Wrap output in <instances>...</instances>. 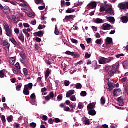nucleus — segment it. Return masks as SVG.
Here are the masks:
<instances>
[{"label": "nucleus", "mask_w": 128, "mask_h": 128, "mask_svg": "<svg viewBox=\"0 0 128 128\" xmlns=\"http://www.w3.org/2000/svg\"><path fill=\"white\" fill-rule=\"evenodd\" d=\"M96 108V103H91L88 106V114L90 116H96V112L94 109Z\"/></svg>", "instance_id": "f257e3e1"}, {"label": "nucleus", "mask_w": 128, "mask_h": 128, "mask_svg": "<svg viewBox=\"0 0 128 128\" xmlns=\"http://www.w3.org/2000/svg\"><path fill=\"white\" fill-rule=\"evenodd\" d=\"M112 60H114V58L112 57H110L108 58L100 57L98 58L100 64H106L110 62Z\"/></svg>", "instance_id": "f03ea898"}, {"label": "nucleus", "mask_w": 128, "mask_h": 128, "mask_svg": "<svg viewBox=\"0 0 128 128\" xmlns=\"http://www.w3.org/2000/svg\"><path fill=\"white\" fill-rule=\"evenodd\" d=\"M32 84L30 83L28 85H26L25 86V88L24 90V94L26 96H29L30 95V91L28 90H32Z\"/></svg>", "instance_id": "7ed1b4c3"}, {"label": "nucleus", "mask_w": 128, "mask_h": 128, "mask_svg": "<svg viewBox=\"0 0 128 128\" xmlns=\"http://www.w3.org/2000/svg\"><path fill=\"white\" fill-rule=\"evenodd\" d=\"M30 98L31 100L30 102V104H31L32 106H38L36 104V94L34 93L31 95Z\"/></svg>", "instance_id": "20e7f679"}, {"label": "nucleus", "mask_w": 128, "mask_h": 128, "mask_svg": "<svg viewBox=\"0 0 128 128\" xmlns=\"http://www.w3.org/2000/svg\"><path fill=\"white\" fill-rule=\"evenodd\" d=\"M118 68H120V62H118L116 63V66H112V70L113 72L120 74V70H118Z\"/></svg>", "instance_id": "39448f33"}, {"label": "nucleus", "mask_w": 128, "mask_h": 128, "mask_svg": "<svg viewBox=\"0 0 128 128\" xmlns=\"http://www.w3.org/2000/svg\"><path fill=\"white\" fill-rule=\"evenodd\" d=\"M66 64L62 63L61 64V68L60 69V72L61 74H66Z\"/></svg>", "instance_id": "423d86ee"}, {"label": "nucleus", "mask_w": 128, "mask_h": 128, "mask_svg": "<svg viewBox=\"0 0 128 128\" xmlns=\"http://www.w3.org/2000/svg\"><path fill=\"white\" fill-rule=\"evenodd\" d=\"M101 28L103 30H110L112 29V26L108 24H104L102 26Z\"/></svg>", "instance_id": "0eeeda50"}, {"label": "nucleus", "mask_w": 128, "mask_h": 128, "mask_svg": "<svg viewBox=\"0 0 128 128\" xmlns=\"http://www.w3.org/2000/svg\"><path fill=\"white\" fill-rule=\"evenodd\" d=\"M74 18H76V16L74 15H70L69 16H66L65 18L63 20V22H68V20H74Z\"/></svg>", "instance_id": "6e6552de"}, {"label": "nucleus", "mask_w": 128, "mask_h": 128, "mask_svg": "<svg viewBox=\"0 0 128 128\" xmlns=\"http://www.w3.org/2000/svg\"><path fill=\"white\" fill-rule=\"evenodd\" d=\"M66 54H68V56H72L74 58H78L80 56L78 54H74V52H70V51H67L66 52Z\"/></svg>", "instance_id": "1a4fd4ad"}, {"label": "nucleus", "mask_w": 128, "mask_h": 128, "mask_svg": "<svg viewBox=\"0 0 128 128\" xmlns=\"http://www.w3.org/2000/svg\"><path fill=\"white\" fill-rule=\"evenodd\" d=\"M106 14L108 16H114V11L112 8H108L106 10Z\"/></svg>", "instance_id": "9d476101"}, {"label": "nucleus", "mask_w": 128, "mask_h": 128, "mask_svg": "<svg viewBox=\"0 0 128 128\" xmlns=\"http://www.w3.org/2000/svg\"><path fill=\"white\" fill-rule=\"evenodd\" d=\"M2 10L6 14H10V9L8 6H4Z\"/></svg>", "instance_id": "9b49d317"}, {"label": "nucleus", "mask_w": 128, "mask_h": 128, "mask_svg": "<svg viewBox=\"0 0 128 128\" xmlns=\"http://www.w3.org/2000/svg\"><path fill=\"white\" fill-rule=\"evenodd\" d=\"M82 122H83L84 124H86V126H90V120L86 118H82Z\"/></svg>", "instance_id": "f8f14e48"}, {"label": "nucleus", "mask_w": 128, "mask_h": 128, "mask_svg": "<svg viewBox=\"0 0 128 128\" xmlns=\"http://www.w3.org/2000/svg\"><path fill=\"white\" fill-rule=\"evenodd\" d=\"M87 8H96V2L90 3L88 4Z\"/></svg>", "instance_id": "ddd939ff"}, {"label": "nucleus", "mask_w": 128, "mask_h": 128, "mask_svg": "<svg viewBox=\"0 0 128 128\" xmlns=\"http://www.w3.org/2000/svg\"><path fill=\"white\" fill-rule=\"evenodd\" d=\"M120 92H122V90L120 89L114 90L113 92L114 96H120Z\"/></svg>", "instance_id": "4468645a"}, {"label": "nucleus", "mask_w": 128, "mask_h": 128, "mask_svg": "<svg viewBox=\"0 0 128 128\" xmlns=\"http://www.w3.org/2000/svg\"><path fill=\"white\" fill-rule=\"evenodd\" d=\"M52 74V70L50 68H48L46 70V74H45V78L48 79V76H50V74Z\"/></svg>", "instance_id": "2eb2a0df"}, {"label": "nucleus", "mask_w": 128, "mask_h": 128, "mask_svg": "<svg viewBox=\"0 0 128 128\" xmlns=\"http://www.w3.org/2000/svg\"><path fill=\"white\" fill-rule=\"evenodd\" d=\"M72 94H74V90H70L66 94V98H70L72 96Z\"/></svg>", "instance_id": "dca6fc26"}, {"label": "nucleus", "mask_w": 128, "mask_h": 128, "mask_svg": "<svg viewBox=\"0 0 128 128\" xmlns=\"http://www.w3.org/2000/svg\"><path fill=\"white\" fill-rule=\"evenodd\" d=\"M106 20H108V22H111V24H114V22H116V20H114V17H106Z\"/></svg>", "instance_id": "f3484780"}, {"label": "nucleus", "mask_w": 128, "mask_h": 128, "mask_svg": "<svg viewBox=\"0 0 128 128\" xmlns=\"http://www.w3.org/2000/svg\"><path fill=\"white\" fill-rule=\"evenodd\" d=\"M18 38L21 42H24V34H22V33H20L19 35H18Z\"/></svg>", "instance_id": "a211bd4d"}, {"label": "nucleus", "mask_w": 128, "mask_h": 128, "mask_svg": "<svg viewBox=\"0 0 128 128\" xmlns=\"http://www.w3.org/2000/svg\"><path fill=\"white\" fill-rule=\"evenodd\" d=\"M121 20L123 24H128V18L126 16H124L122 18H121Z\"/></svg>", "instance_id": "6ab92c4d"}, {"label": "nucleus", "mask_w": 128, "mask_h": 128, "mask_svg": "<svg viewBox=\"0 0 128 128\" xmlns=\"http://www.w3.org/2000/svg\"><path fill=\"white\" fill-rule=\"evenodd\" d=\"M106 44H112V38H107L106 40Z\"/></svg>", "instance_id": "aec40b11"}, {"label": "nucleus", "mask_w": 128, "mask_h": 128, "mask_svg": "<svg viewBox=\"0 0 128 128\" xmlns=\"http://www.w3.org/2000/svg\"><path fill=\"white\" fill-rule=\"evenodd\" d=\"M14 74H20V69L18 68H14L12 70Z\"/></svg>", "instance_id": "412c9836"}, {"label": "nucleus", "mask_w": 128, "mask_h": 128, "mask_svg": "<svg viewBox=\"0 0 128 128\" xmlns=\"http://www.w3.org/2000/svg\"><path fill=\"white\" fill-rule=\"evenodd\" d=\"M15 62H16V58L12 57L10 58V64H12V66H14Z\"/></svg>", "instance_id": "4be33fe9"}, {"label": "nucleus", "mask_w": 128, "mask_h": 128, "mask_svg": "<svg viewBox=\"0 0 128 128\" xmlns=\"http://www.w3.org/2000/svg\"><path fill=\"white\" fill-rule=\"evenodd\" d=\"M3 46H6V48L8 50V48H10V43H8V40H6L3 42Z\"/></svg>", "instance_id": "5701e85b"}, {"label": "nucleus", "mask_w": 128, "mask_h": 128, "mask_svg": "<svg viewBox=\"0 0 128 128\" xmlns=\"http://www.w3.org/2000/svg\"><path fill=\"white\" fill-rule=\"evenodd\" d=\"M6 32V34L8 36H12V30H10V28L6 29L5 30Z\"/></svg>", "instance_id": "b1692460"}, {"label": "nucleus", "mask_w": 128, "mask_h": 128, "mask_svg": "<svg viewBox=\"0 0 128 128\" xmlns=\"http://www.w3.org/2000/svg\"><path fill=\"white\" fill-rule=\"evenodd\" d=\"M95 22L96 24H104V21L100 18H97L95 20Z\"/></svg>", "instance_id": "393cba45"}, {"label": "nucleus", "mask_w": 128, "mask_h": 128, "mask_svg": "<svg viewBox=\"0 0 128 128\" xmlns=\"http://www.w3.org/2000/svg\"><path fill=\"white\" fill-rule=\"evenodd\" d=\"M35 36H42V31H40L38 32H36L34 34Z\"/></svg>", "instance_id": "a878e982"}, {"label": "nucleus", "mask_w": 128, "mask_h": 128, "mask_svg": "<svg viewBox=\"0 0 128 128\" xmlns=\"http://www.w3.org/2000/svg\"><path fill=\"white\" fill-rule=\"evenodd\" d=\"M108 86L109 87V90L112 92L114 90V85L112 83H108Z\"/></svg>", "instance_id": "bb28decb"}, {"label": "nucleus", "mask_w": 128, "mask_h": 128, "mask_svg": "<svg viewBox=\"0 0 128 128\" xmlns=\"http://www.w3.org/2000/svg\"><path fill=\"white\" fill-rule=\"evenodd\" d=\"M100 104L102 106H104V104H106V98H104V97H102L101 98Z\"/></svg>", "instance_id": "cd10ccee"}, {"label": "nucleus", "mask_w": 128, "mask_h": 128, "mask_svg": "<svg viewBox=\"0 0 128 128\" xmlns=\"http://www.w3.org/2000/svg\"><path fill=\"white\" fill-rule=\"evenodd\" d=\"M76 88L77 90H82V84L80 83H78L76 85Z\"/></svg>", "instance_id": "c85d7f7f"}, {"label": "nucleus", "mask_w": 128, "mask_h": 128, "mask_svg": "<svg viewBox=\"0 0 128 128\" xmlns=\"http://www.w3.org/2000/svg\"><path fill=\"white\" fill-rule=\"evenodd\" d=\"M28 9V6L26 4H25L24 5V6H23L21 10H24V12H26V10Z\"/></svg>", "instance_id": "c756f323"}, {"label": "nucleus", "mask_w": 128, "mask_h": 128, "mask_svg": "<svg viewBox=\"0 0 128 128\" xmlns=\"http://www.w3.org/2000/svg\"><path fill=\"white\" fill-rule=\"evenodd\" d=\"M76 12V10L74 9H69L66 11V14H72V12Z\"/></svg>", "instance_id": "7c9ffc66"}, {"label": "nucleus", "mask_w": 128, "mask_h": 128, "mask_svg": "<svg viewBox=\"0 0 128 128\" xmlns=\"http://www.w3.org/2000/svg\"><path fill=\"white\" fill-rule=\"evenodd\" d=\"M123 66L126 70L128 68V61H126L124 62Z\"/></svg>", "instance_id": "2f4dec72"}, {"label": "nucleus", "mask_w": 128, "mask_h": 128, "mask_svg": "<svg viewBox=\"0 0 128 128\" xmlns=\"http://www.w3.org/2000/svg\"><path fill=\"white\" fill-rule=\"evenodd\" d=\"M54 34H56V36H58V34H60V32H58V25H56L55 26Z\"/></svg>", "instance_id": "473e14b6"}, {"label": "nucleus", "mask_w": 128, "mask_h": 128, "mask_svg": "<svg viewBox=\"0 0 128 128\" xmlns=\"http://www.w3.org/2000/svg\"><path fill=\"white\" fill-rule=\"evenodd\" d=\"M50 96L51 98H56V94H55L54 96V92H51L50 94Z\"/></svg>", "instance_id": "72a5a7b5"}, {"label": "nucleus", "mask_w": 128, "mask_h": 128, "mask_svg": "<svg viewBox=\"0 0 128 128\" xmlns=\"http://www.w3.org/2000/svg\"><path fill=\"white\" fill-rule=\"evenodd\" d=\"M10 42H12L14 44V46H16L18 44V42H16V41L14 38H12L10 39Z\"/></svg>", "instance_id": "f704fd0d"}, {"label": "nucleus", "mask_w": 128, "mask_h": 128, "mask_svg": "<svg viewBox=\"0 0 128 128\" xmlns=\"http://www.w3.org/2000/svg\"><path fill=\"white\" fill-rule=\"evenodd\" d=\"M23 32L24 34L26 36V38H30V34H28V32H26V30H23Z\"/></svg>", "instance_id": "c9c22d12"}, {"label": "nucleus", "mask_w": 128, "mask_h": 128, "mask_svg": "<svg viewBox=\"0 0 128 128\" xmlns=\"http://www.w3.org/2000/svg\"><path fill=\"white\" fill-rule=\"evenodd\" d=\"M35 2L36 4H44V0H35Z\"/></svg>", "instance_id": "e433bc0d"}, {"label": "nucleus", "mask_w": 128, "mask_h": 128, "mask_svg": "<svg viewBox=\"0 0 128 128\" xmlns=\"http://www.w3.org/2000/svg\"><path fill=\"white\" fill-rule=\"evenodd\" d=\"M42 4V6H40L38 7V9L40 10H44V8H46V4Z\"/></svg>", "instance_id": "4c0bfd02"}, {"label": "nucleus", "mask_w": 128, "mask_h": 128, "mask_svg": "<svg viewBox=\"0 0 128 128\" xmlns=\"http://www.w3.org/2000/svg\"><path fill=\"white\" fill-rule=\"evenodd\" d=\"M4 28L5 30H8V29H10V26H9L8 24H6V23H4Z\"/></svg>", "instance_id": "58836bf2"}, {"label": "nucleus", "mask_w": 128, "mask_h": 128, "mask_svg": "<svg viewBox=\"0 0 128 128\" xmlns=\"http://www.w3.org/2000/svg\"><path fill=\"white\" fill-rule=\"evenodd\" d=\"M102 38L98 39V40H96V44H102Z\"/></svg>", "instance_id": "ea45409f"}, {"label": "nucleus", "mask_w": 128, "mask_h": 128, "mask_svg": "<svg viewBox=\"0 0 128 128\" xmlns=\"http://www.w3.org/2000/svg\"><path fill=\"white\" fill-rule=\"evenodd\" d=\"M118 102H124V97L121 96L118 98Z\"/></svg>", "instance_id": "a19ab883"}, {"label": "nucleus", "mask_w": 128, "mask_h": 128, "mask_svg": "<svg viewBox=\"0 0 128 128\" xmlns=\"http://www.w3.org/2000/svg\"><path fill=\"white\" fill-rule=\"evenodd\" d=\"M70 99L72 102H76V96H71Z\"/></svg>", "instance_id": "79ce46f5"}, {"label": "nucleus", "mask_w": 128, "mask_h": 128, "mask_svg": "<svg viewBox=\"0 0 128 128\" xmlns=\"http://www.w3.org/2000/svg\"><path fill=\"white\" fill-rule=\"evenodd\" d=\"M70 81H68L66 80L65 82H64L65 86H70Z\"/></svg>", "instance_id": "37998d69"}, {"label": "nucleus", "mask_w": 128, "mask_h": 128, "mask_svg": "<svg viewBox=\"0 0 128 128\" xmlns=\"http://www.w3.org/2000/svg\"><path fill=\"white\" fill-rule=\"evenodd\" d=\"M92 56V54H88V53H86L85 54V58H90Z\"/></svg>", "instance_id": "c03bdc74"}, {"label": "nucleus", "mask_w": 128, "mask_h": 128, "mask_svg": "<svg viewBox=\"0 0 128 128\" xmlns=\"http://www.w3.org/2000/svg\"><path fill=\"white\" fill-rule=\"evenodd\" d=\"M86 92L85 91H82L81 93H80V96H86Z\"/></svg>", "instance_id": "a18cd8bd"}, {"label": "nucleus", "mask_w": 128, "mask_h": 128, "mask_svg": "<svg viewBox=\"0 0 128 128\" xmlns=\"http://www.w3.org/2000/svg\"><path fill=\"white\" fill-rule=\"evenodd\" d=\"M23 72L24 76H28V70L26 68H24L23 70Z\"/></svg>", "instance_id": "49530a36"}, {"label": "nucleus", "mask_w": 128, "mask_h": 128, "mask_svg": "<svg viewBox=\"0 0 128 128\" xmlns=\"http://www.w3.org/2000/svg\"><path fill=\"white\" fill-rule=\"evenodd\" d=\"M16 16H8V18L9 20H14V19L15 18Z\"/></svg>", "instance_id": "de8ad7c7"}, {"label": "nucleus", "mask_w": 128, "mask_h": 128, "mask_svg": "<svg viewBox=\"0 0 128 128\" xmlns=\"http://www.w3.org/2000/svg\"><path fill=\"white\" fill-rule=\"evenodd\" d=\"M66 6V2H64V0H62L61 1V6L62 8H64Z\"/></svg>", "instance_id": "09e8293b"}, {"label": "nucleus", "mask_w": 128, "mask_h": 128, "mask_svg": "<svg viewBox=\"0 0 128 128\" xmlns=\"http://www.w3.org/2000/svg\"><path fill=\"white\" fill-rule=\"evenodd\" d=\"M58 102H60L61 100H62V96L58 95Z\"/></svg>", "instance_id": "8fccbe9b"}, {"label": "nucleus", "mask_w": 128, "mask_h": 128, "mask_svg": "<svg viewBox=\"0 0 128 128\" xmlns=\"http://www.w3.org/2000/svg\"><path fill=\"white\" fill-rule=\"evenodd\" d=\"M8 122H12V116H10L7 118Z\"/></svg>", "instance_id": "3c124183"}, {"label": "nucleus", "mask_w": 128, "mask_h": 128, "mask_svg": "<svg viewBox=\"0 0 128 128\" xmlns=\"http://www.w3.org/2000/svg\"><path fill=\"white\" fill-rule=\"evenodd\" d=\"M0 78H4V72H2V71L0 72Z\"/></svg>", "instance_id": "603ef678"}, {"label": "nucleus", "mask_w": 128, "mask_h": 128, "mask_svg": "<svg viewBox=\"0 0 128 128\" xmlns=\"http://www.w3.org/2000/svg\"><path fill=\"white\" fill-rule=\"evenodd\" d=\"M68 128V124L67 122H64L63 124V128Z\"/></svg>", "instance_id": "864d4df0"}, {"label": "nucleus", "mask_w": 128, "mask_h": 128, "mask_svg": "<svg viewBox=\"0 0 128 128\" xmlns=\"http://www.w3.org/2000/svg\"><path fill=\"white\" fill-rule=\"evenodd\" d=\"M100 12H106V8H104V6H101L100 8Z\"/></svg>", "instance_id": "5fc2aeb1"}, {"label": "nucleus", "mask_w": 128, "mask_h": 128, "mask_svg": "<svg viewBox=\"0 0 128 128\" xmlns=\"http://www.w3.org/2000/svg\"><path fill=\"white\" fill-rule=\"evenodd\" d=\"M118 105L120 106H124V102H119Z\"/></svg>", "instance_id": "6e6d98bb"}, {"label": "nucleus", "mask_w": 128, "mask_h": 128, "mask_svg": "<svg viewBox=\"0 0 128 128\" xmlns=\"http://www.w3.org/2000/svg\"><path fill=\"white\" fill-rule=\"evenodd\" d=\"M70 108H69V107H66L64 108V111L66 112H70Z\"/></svg>", "instance_id": "4d7b16f0"}, {"label": "nucleus", "mask_w": 128, "mask_h": 128, "mask_svg": "<svg viewBox=\"0 0 128 128\" xmlns=\"http://www.w3.org/2000/svg\"><path fill=\"white\" fill-rule=\"evenodd\" d=\"M16 68H20V63L18 62L15 64Z\"/></svg>", "instance_id": "13d9d810"}, {"label": "nucleus", "mask_w": 128, "mask_h": 128, "mask_svg": "<svg viewBox=\"0 0 128 128\" xmlns=\"http://www.w3.org/2000/svg\"><path fill=\"white\" fill-rule=\"evenodd\" d=\"M13 21L14 22V24H17V22H18L19 20L18 18H16L15 16V18L13 19Z\"/></svg>", "instance_id": "bf43d9fd"}, {"label": "nucleus", "mask_w": 128, "mask_h": 128, "mask_svg": "<svg viewBox=\"0 0 128 128\" xmlns=\"http://www.w3.org/2000/svg\"><path fill=\"white\" fill-rule=\"evenodd\" d=\"M128 78L126 77H124V78L121 80V82H126Z\"/></svg>", "instance_id": "052dcab7"}, {"label": "nucleus", "mask_w": 128, "mask_h": 128, "mask_svg": "<svg viewBox=\"0 0 128 128\" xmlns=\"http://www.w3.org/2000/svg\"><path fill=\"white\" fill-rule=\"evenodd\" d=\"M24 26L25 28H30V24H28V23H24Z\"/></svg>", "instance_id": "680f3d73"}, {"label": "nucleus", "mask_w": 128, "mask_h": 128, "mask_svg": "<svg viewBox=\"0 0 128 128\" xmlns=\"http://www.w3.org/2000/svg\"><path fill=\"white\" fill-rule=\"evenodd\" d=\"M30 126L32 128H36V123L32 122L30 124Z\"/></svg>", "instance_id": "e2e57ef3"}, {"label": "nucleus", "mask_w": 128, "mask_h": 128, "mask_svg": "<svg viewBox=\"0 0 128 128\" xmlns=\"http://www.w3.org/2000/svg\"><path fill=\"white\" fill-rule=\"evenodd\" d=\"M95 36L96 38H100V34L98 33L95 34Z\"/></svg>", "instance_id": "0e129e2a"}, {"label": "nucleus", "mask_w": 128, "mask_h": 128, "mask_svg": "<svg viewBox=\"0 0 128 128\" xmlns=\"http://www.w3.org/2000/svg\"><path fill=\"white\" fill-rule=\"evenodd\" d=\"M20 88H22V85H20V84L18 86L16 87V90H20Z\"/></svg>", "instance_id": "69168bd1"}, {"label": "nucleus", "mask_w": 128, "mask_h": 128, "mask_svg": "<svg viewBox=\"0 0 128 128\" xmlns=\"http://www.w3.org/2000/svg\"><path fill=\"white\" fill-rule=\"evenodd\" d=\"M42 120H43L46 121L48 120V117L46 116H44L42 117Z\"/></svg>", "instance_id": "338daca9"}, {"label": "nucleus", "mask_w": 128, "mask_h": 128, "mask_svg": "<svg viewBox=\"0 0 128 128\" xmlns=\"http://www.w3.org/2000/svg\"><path fill=\"white\" fill-rule=\"evenodd\" d=\"M76 104H72L70 106V108H73L74 110H76Z\"/></svg>", "instance_id": "774afa93"}]
</instances>
